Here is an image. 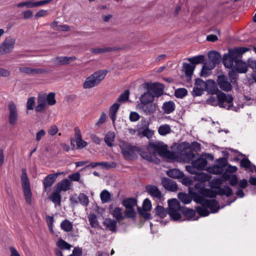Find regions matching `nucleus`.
I'll list each match as a JSON object with an SVG mask.
<instances>
[{"label": "nucleus", "instance_id": "1", "mask_svg": "<svg viewBox=\"0 0 256 256\" xmlns=\"http://www.w3.org/2000/svg\"><path fill=\"white\" fill-rule=\"evenodd\" d=\"M108 73V70H99L90 74L84 80L82 87L84 89H90L98 86L104 79Z\"/></svg>", "mask_w": 256, "mask_h": 256}, {"label": "nucleus", "instance_id": "2", "mask_svg": "<svg viewBox=\"0 0 256 256\" xmlns=\"http://www.w3.org/2000/svg\"><path fill=\"white\" fill-rule=\"evenodd\" d=\"M122 152L124 158L126 160H134L137 158V153L140 151V148L133 146L125 142L120 144Z\"/></svg>", "mask_w": 256, "mask_h": 256}, {"label": "nucleus", "instance_id": "3", "mask_svg": "<svg viewBox=\"0 0 256 256\" xmlns=\"http://www.w3.org/2000/svg\"><path fill=\"white\" fill-rule=\"evenodd\" d=\"M168 214L174 220H179L181 218L182 208L180 206V202L176 199H172L168 200Z\"/></svg>", "mask_w": 256, "mask_h": 256}, {"label": "nucleus", "instance_id": "4", "mask_svg": "<svg viewBox=\"0 0 256 256\" xmlns=\"http://www.w3.org/2000/svg\"><path fill=\"white\" fill-rule=\"evenodd\" d=\"M217 98L218 100V106L220 108L230 110L232 107L233 98L231 94H226L220 92L217 93Z\"/></svg>", "mask_w": 256, "mask_h": 256}, {"label": "nucleus", "instance_id": "5", "mask_svg": "<svg viewBox=\"0 0 256 256\" xmlns=\"http://www.w3.org/2000/svg\"><path fill=\"white\" fill-rule=\"evenodd\" d=\"M148 150H152L154 156L156 154L160 156H164L167 152V146L162 142H152L148 146Z\"/></svg>", "mask_w": 256, "mask_h": 256}, {"label": "nucleus", "instance_id": "6", "mask_svg": "<svg viewBox=\"0 0 256 256\" xmlns=\"http://www.w3.org/2000/svg\"><path fill=\"white\" fill-rule=\"evenodd\" d=\"M15 42L14 38L10 36L6 37L0 45V53L2 54L10 53L14 48Z\"/></svg>", "mask_w": 256, "mask_h": 256}, {"label": "nucleus", "instance_id": "7", "mask_svg": "<svg viewBox=\"0 0 256 256\" xmlns=\"http://www.w3.org/2000/svg\"><path fill=\"white\" fill-rule=\"evenodd\" d=\"M196 201L202 206H206L207 208H210L212 212H216L220 209L218 203L214 200H207L202 197L199 196L196 198Z\"/></svg>", "mask_w": 256, "mask_h": 256}, {"label": "nucleus", "instance_id": "8", "mask_svg": "<svg viewBox=\"0 0 256 256\" xmlns=\"http://www.w3.org/2000/svg\"><path fill=\"white\" fill-rule=\"evenodd\" d=\"M8 108L10 112L8 120L10 124H14L18 120V109L14 102L11 101L8 103Z\"/></svg>", "mask_w": 256, "mask_h": 256}, {"label": "nucleus", "instance_id": "9", "mask_svg": "<svg viewBox=\"0 0 256 256\" xmlns=\"http://www.w3.org/2000/svg\"><path fill=\"white\" fill-rule=\"evenodd\" d=\"M217 84L218 87L224 92H229L232 90V86L231 82L228 81V78L224 75H220L218 76Z\"/></svg>", "mask_w": 256, "mask_h": 256}, {"label": "nucleus", "instance_id": "10", "mask_svg": "<svg viewBox=\"0 0 256 256\" xmlns=\"http://www.w3.org/2000/svg\"><path fill=\"white\" fill-rule=\"evenodd\" d=\"M20 72L30 76H36L48 72L45 68H33L30 67L22 66L19 68Z\"/></svg>", "mask_w": 256, "mask_h": 256}, {"label": "nucleus", "instance_id": "11", "mask_svg": "<svg viewBox=\"0 0 256 256\" xmlns=\"http://www.w3.org/2000/svg\"><path fill=\"white\" fill-rule=\"evenodd\" d=\"M147 89L154 97H159L163 94L164 86L160 83L156 82L148 84Z\"/></svg>", "mask_w": 256, "mask_h": 256}, {"label": "nucleus", "instance_id": "12", "mask_svg": "<svg viewBox=\"0 0 256 256\" xmlns=\"http://www.w3.org/2000/svg\"><path fill=\"white\" fill-rule=\"evenodd\" d=\"M21 180L26 202L30 204L32 203V194L30 188V184L28 179L25 178Z\"/></svg>", "mask_w": 256, "mask_h": 256}, {"label": "nucleus", "instance_id": "13", "mask_svg": "<svg viewBox=\"0 0 256 256\" xmlns=\"http://www.w3.org/2000/svg\"><path fill=\"white\" fill-rule=\"evenodd\" d=\"M138 106L140 111L146 115H149L154 113L156 108V104L152 102L140 104Z\"/></svg>", "mask_w": 256, "mask_h": 256}, {"label": "nucleus", "instance_id": "14", "mask_svg": "<svg viewBox=\"0 0 256 256\" xmlns=\"http://www.w3.org/2000/svg\"><path fill=\"white\" fill-rule=\"evenodd\" d=\"M250 50V49L248 48L240 47L233 50H230L228 54L236 60H238V58L240 57L243 54Z\"/></svg>", "mask_w": 256, "mask_h": 256}, {"label": "nucleus", "instance_id": "15", "mask_svg": "<svg viewBox=\"0 0 256 256\" xmlns=\"http://www.w3.org/2000/svg\"><path fill=\"white\" fill-rule=\"evenodd\" d=\"M58 174H50L44 178L43 184L46 192L50 191V188L54 182Z\"/></svg>", "mask_w": 256, "mask_h": 256}, {"label": "nucleus", "instance_id": "16", "mask_svg": "<svg viewBox=\"0 0 256 256\" xmlns=\"http://www.w3.org/2000/svg\"><path fill=\"white\" fill-rule=\"evenodd\" d=\"M146 189L149 194L158 200H160L162 197L160 190L155 186L151 184L148 185L146 186Z\"/></svg>", "mask_w": 256, "mask_h": 256}, {"label": "nucleus", "instance_id": "17", "mask_svg": "<svg viewBox=\"0 0 256 256\" xmlns=\"http://www.w3.org/2000/svg\"><path fill=\"white\" fill-rule=\"evenodd\" d=\"M162 186L168 190L176 192L178 190L177 184L174 181L168 178H162Z\"/></svg>", "mask_w": 256, "mask_h": 256}, {"label": "nucleus", "instance_id": "18", "mask_svg": "<svg viewBox=\"0 0 256 256\" xmlns=\"http://www.w3.org/2000/svg\"><path fill=\"white\" fill-rule=\"evenodd\" d=\"M76 59V56H58L54 59V62L58 65H66L74 62Z\"/></svg>", "mask_w": 256, "mask_h": 256}, {"label": "nucleus", "instance_id": "19", "mask_svg": "<svg viewBox=\"0 0 256 256\" xmlns=\"http://www.w3.org/2000/svg\"><path fill=\"white\" fill-rule=\"evenodd\" d=\"M208 162L206 158L200 157L192 162V164L196 168L197 170H202L205 169Z\"/></svg>", "mask_w": 256, "mask_h": 256}, {"label": "nucleus", "instance_id": "20", "mask_svg": "<svg viewBox=\"0 0 256 256\" xmlns=\"http://www.w3.org/2000/svg\"><path fill=\"white\" fill-rule=\"evenodd\" d=\"M117 222L113 219L107 218L104 220L103 224L106 228L112 232H116Z\"/></svg>", "mask_w": 256, "mask_h": 256}, {"label": "nucleus", "instance_id": "21", "mask_svg": "<svg viewBox=\"0 0 256 256\" xmlns=\"http://www.w3.org/2000/svg\"><path fill=\"white\" fill-rule=\"evenodd\" d=\"M205 90L211 94H216L218 92L216 82L214 80H208L206 81Z\"/></svg>", "mask_w": 256, "mask_h": 256}, {"label": "nucleus", "instance_id": "22", "mask_svg": "<svg viewBox=\"0 0 256 256\" xmlns=\"http://www.w3.org/2000/svg\"><path fill=\"white\" fill-rule=\"evenodd\" d=\"M60 190H58L57 189L55 188L52 191V194L50 196L49 198L50 200L53 202L56 206L60 205V202H61V199L62 196L60 195Z\"/></svg>", "mask_w": 256, "mask_h": 256}, {"label": "nucleus", "instance_id": "23", "mask_svg": "<svg viewBox=\"0 0 256 256\" xmlns=\"http://www.w3.org/2000/svg\"><path fill=\"white\" fill-rule=\"evenodd\" d=\"M116 164L114 162H91L88 165V166H90L92 168H94L97 166H101L102 168L106 169H110L111 168H114L116 166Z\"/></svg>", "mask_w": 256, "mask_h": 256}, {"label": "nucleus", "instance_id": "24", "mask_svg": "<svg viewBox=\"0 0 256 256\" xmlns=\"http://www.w3.org/2000/svg\"><path fill=\"white\" fill-rule=\"evenodd\" d=\"M72 183L68 179L65 178L60 182H58L56 184V189L60 190V192L67 191L71 188Z\"/></svg>", "mask_w": 256, "mask_h": 256}, {"label": "nucleus", "instance_id": "25", "mask_svg": "<svg viewBox=\"0 0 256 256\" xmlns=\"http://www.w3.org/2000/svg\"><path fill=\"white\" fill-rule=\"evenodd\" d=\"M200 184L199 183H197L195 184L194 188L196 189H198V192L202 194L203 196L210 197V198H214L216 196V194L213 192L212 190L210 189L204 188H200Z\"/></svg>", "mask_w": 256, "mask_h": 256}, {"label": "nucleus", "instance_id": "26", "mask_svg": "<svg viewBox=\"0 0 256 256\" xmlns=\"http://www.w3.org/2000/svg\"><path fill=\"white\" fill-rule=\"evenodd\" d=\"M116 50V48L114 47H103L92 48L90 50V52L94 54H98L102 53H106Z\"/></svg>", "mask_w": 256, "mask_h": 256}, {"label": "nucleus", "instance_id": "27", "mask_svg": "<svg viewBox=\"0 0 256 256\" xmlns=\"http://www.w3.org/2000/svg\"><path fill=\"white\" fill-rule=\"evenodd\" d=\"M234 67L237 72L239 73H246L247 72L248 65L241 60H236Z\"/></svg>", "mask_w": 256, "mask_h": 256}, {"label": "nucleus", "instance_id": "28", "mask_svg": "<svg viewBox=\"0 0 256 256\" xmlns=\"http://www.w3.org/2000/svg\"><path fill=\"white\" fill-rule=\"evenodd\" d=\"M138 154L144 160L149 161L152 162L155 156L152 150H148V147L146 150H143L140 148V151L138 152Z\"/></svg>", "mask_w": 256, "mask_h": 256}, {"label": "nucleus", "instance_id": "29", "mask_svg": "<svg viewBox=\"0 0 256 256\" xmlns=\"http://www.w3.org/2000/svg\"><path fill=\"white\" fill-rule=\"evenodd\" d=\"M162 109L165 114H170L172 112L175 110L174 102L172 100L164 102L162 106Z\"/></svg>", "mask_w": 256, "mask_h": 256}, {"label": "nucleus", "instance_id": "30", "mask_svg": "<svg viewBox=\"0 0 256 256\" xmlns=\"http://www.w3.org/2000/svg\"><path fill=\"white\" fill-rule=\"evenodd\" d=\"M154 96L148 90L141 96L140 98V104H146L152 102Z\"/></svg>", "mask_w": 256, "mask_h": 256}, {"label": "nucleus", "instance_id": "31", "mask_svg": "<svg viewBox=\"0 0 256 256\" xmlns=\"http://www.w3.org/2000/svg\"><path fill=\"white\" fill-rule=\"evenodd\" d=\"M183 214L186 216L189 220H198V216L195 217L196 212L192 209L190 208H182V212Z\"/></svg>", "mask_w": 256, "mask_h": 256}, {"label": "nucleus", "instance_id": "32", "mask_svg": "<svg viewBox=\"0 0 256 256\" xmlns=\"http://www.w3.org/2000/svg\"><path fill=\"white\" fill-rule=\"evenodd\" d=\"M195 68V66L184 62L182 64V70L184 72L186 76L191 78Z\"/></svg>", "mask_w": 256, "mask_h": 256}, {"label": "nucleus", "instance_id": "33", "mask_svg": "<svg viewBox=\"0 0 256 256\" xmlns=\"http://www.w3.org/2000/svg\"><path fill=\"white\" fill-rule=\"evenodd\" d=\"M208 60L214 64H218L221 60L220 54L216 51H210L208 53Z\"/></svg>", "mask_w": 256, "mask_h": 256}, {"label": "nucleus", "instance_id": "34", "mask_svg": "<svg viewBox=\"0 0 256 256\" xmlns=\"http://www.w3.org/2000/svg\"><path fill=\"white\" fill-rule=\"evenodd\" d=\"M120 104L118 103H114L110 108V117L112 119L113 124L114 123L116 118V113L120 108Z\"/></svg>", "mask_w": 256, "mask_h": 256}, {"label": "nucleus", "instance_id": "35", "mask_svg": "<svg viewBox=\"0 0 256 256\" xmlns=\"http://www.w3.org/2000/svg\"><path fill=\"white\" fill-rule=\"evenodd\" d=\"M112 216L116 219V221L120 222L124 219V216L123 215L122 208L116 207L114 208L112 213Z\"/></svg>", "mask_w": 256, "mask_h": 256}, {"label": "nucleus", "instance_id": "36", "mask_svg": "<svg viewBox=\"0 0 256 256\" xmlns=\"http://www.w3.org/2000/svg\"><path fill=\"white\" fill-rule=\"evenodd\" d=\"M75 137L78 148H82L86 146L87 143L82 140L80 130L76 131V130Z\"/></svg>", "mask_w": 256, "mask_h": 256}, {"label": "nucleus", "instance_id": "37", "mask_svg": "<svg viewBox=\"0 0 256 256\" xmlns=\"http://www.w3.org/2000/svg\"><path fill=\"white\" fill-rule=\"evenodd\" d=\"M235 60L228 53L225 54L223 56L222 62L225 67L227 68H231Z\"/></svg>", "mask_w": 256, "mask_h": 256}, {"label": "nucleus", "instance_id": "38", "mask_svg": "<svg viewBox=\"0 0 256 256\" xmlns=\"http://www.w3.org/2000/svg\"><path fill=\"white\" fill-rule=\"evenodd\" d=\"M115 138V134L112 132H108L106 135L104 141L106 144L110 147H112L114 144V142Z\"/></svg>", "mask_w": 256, "mask_h": 256}, {"label": "nucleus", "instance_id": "39", "mask_svg": "<svg viewBox=\"0 0 256 256\" xmlns=\"http://www.w3.org/2000/svg\"><path fill=\"white\" fill-rule=\"evenodd\" d=\"M122 204L127 209L134 208L137 204V201L134 198H130L124 200Z\"/></svg>", "mask_w": 256, "mask_h": 256}, {"label": "nucleus", "instance_id": "40", "mask_svg": "<svg viewBox=\"0 0 256 256\" xmlns=\"http://www.w3.org/2000/svg\"><path fill=\"white\" fill-rule=\"evenodd\" d=\"M220 166H213L210 172L214 174H220L222 172V168L225 166L226 160L224 158H220L218 160Z\"/></svg>", "mask_w": 256, "mask_h": 256}, {"label": "nucleus", "instance_id": "41", "mask_svg": "<svg viewBox=\"0 0 256 256\" xmlns=\"http://www.w3.org/2000/svg\"><path fill=\"white\" fill-rule=\"evenodd\" d=\"M168 176L173 178H179L184 176V173L178 169H172L166 172Z\"/></svg>", "mask_w": 256, "mask_h": 256}, {"label": "nucleus", "instance_id": "42", "mask_svg": "<svg viewBox=\"0 0 256 256\" xmlns=\"http://www.w3.org/2000/svg\"><path fill=\"white\" fill-rule=\"evenodd\" d=\"M60 228L66 232H71L73 228L72 224L68 220H64L60 224Z\"/></svg>", "mask_w": 256, "mask_h": 256}, {"label": "nucleus", "instance_id": "43", "mask_svg": "<svg viewBox=\"0 0 256 256\" xmlns=\"http://www.w3.org/2000/svg\"><path fill=\"white\" fill-rule=\"evenodd\" d=\"M46 105V100L44 97H38V104L35 110L37 112H42L45 108Z\"/></svg>", "mask_w": 256, "mask_h": 256}, {"label": "nucleus", "instance_id": "44", "mask_svg": "<svg viewBox=\"0 0 256 256\" xmlns=\"http://www.w3.org/2000/svg\"><path fill=\"white\" fill-rule=\"evenodd\" d=\"M156 214L160 218H164L168 214V210L164 207L158 205L154 209Z\"/></svg>", "mask_w": 256, "mask_h": 256}, {"label": "nucleus", "instance_id": "45", "mask_svg": "<svg viewBox=\"0 0 256 256\" xmlns=\"http://www.w3.org/2000/svg\"><path fill=\"white\" fill-rule=\"evenodd\" d=\"M100 197L102 203L110 202L111 200V194L106 190H104L101 192Z\"/></svg>", "mask_w": 256, "mask_h": 256}, {"label": "nucleus", "instance_id": "46", "mask_svg": "<svg viewBox=\"0 0 256 256\" xmlns=\"http://www.w3.org/2000/svg\"><path fill=\"white\" fill-rule=\"evenodd\" d=\"M158 132L161 136H165L171 132V128L169 125L167 124L160 126L158 129Z\"/></svg>", "mask_w": 256, "mask_h": 256}, {"label": "nucleus", "instance_id": "47", "mask_svg": "<svg viewBox=\"0 0 256 256\" xmlns=\"http://www.w3.org/2000/svg\"><path fill=\"white\" fill-rule=\"evenodd\" d=\"M78 202L84 206H86L89 204L88 197L84 193H80L78 197Z\"/></svg>", "mask_w": 256, "mask_h": 256}, {"label": "nucleus", "instance_id": "48", "mask_svg": "<svg viewBox=\"0 0 256 256\" xmlns=\"http://www.w3.org/2000/svg\"><path fill=\"white\" fill-rule=\"evenodd\" d=\"M192 64L194 65L202 62L204 60V56L203 55H199L192 58H188Z\"/></svg>", "mask_w": 256, "mask_h": 256}, {"label": "nucleus", "instance_id": "49", "mask_svg": "<svg viewBox=\"0 0 256 256\" xmlns=\"http://www.w3.org/2000/svg\"><path fill=\"white\" fill-rule=\"evenodd\" d=\"M196 212L202 216H206L210 214V212L206 206H198L196 207Z\"/></svg>", "mask_w": 256, "mask_h": 256}, {"label": "nucleus", "instance_id": "50", "mask_svg": "<svg viewBox=\"0 0 256 256\" xmlns=\"http://www.w3.org/2000/svg\"><path fill=\"white\" fill-rule=\"evenodd\" d=\"M88 221L92 227L96 228L98 226V222L96 216L94 214H90L88 216Z\"/></svg>", "mask_w": 256, "mask_h": 256}, {"label": "nucleus", "instance_id": "51", "mask_svg": "<svg viewBox=\"0 0 256 256\" xmlns=\"http://www.w3.org/2000/svg\"><path fill=\"white\" fill-rule=\"evenodd\" d=\"M178 198L179 200L184 204H189L192 201L190 197L188 194L184 193H180L178 194Z\"/></svg>", "mask_w": 256, "mask_h": 256}, {"label": "nucleus", "instance_id": "52", "mask_svg": "<svg viewBox=\"0 0 256 256\" xmlns=\"http://www.w3.org/2000/svg\"><path fill=\"white\" fill-rule=\"evenodd\" d=\"M58 246L62 250H70L72 246L62 239H60L57 242Z\"/></svg>", "mask_w": 256, "mask_h": 256}, {"label": "nucleus", "instance_id": "53", "mask_svg": "<svg viewBox=\"0 0 256 256\" xmlns=\"http://www.w3.org/2000/svg\"><path fill=\"white\" fill-rule=\"evenodd\" d=\"M188 94L187 90L184 88H178L174 92L175 96L178 98H182Z\"/></svg>", "mask_w": 256, "mask_h": 256}, {"label": "nucleus", "instance_id": "54", "mask_svg": "<svg viewBox=\"0 0 256 256\" xmlns=\"http://www.w3.org/2000/svg\"><path fill=\"white\" fill-rule=\"evenodd\" d=\"M206 102L208 104L212 106H216L218 105V100L217 98V96H214L213 94L210 95L206 100Z\"/></svg>", "mask_w": 256, "mask_h": 256}, {"label": "nucleus", "instance_id": "55", "mask_svg": "<svg viewBox=\"0 0 256 256\" xmlns=\"http://www.w3.org/2000/svg\"><path fill=\"white\" fill-rule=\"evenodd\" d=\"M46 221L48 226L51 233L54 234V231L53 230V223L54 222V217L50 216H47L46 217Z\"/></svg>", "mask_w": 256, "mask_h": 256}, {"label": "nucleus", "instance_id": "56", "mask_svg": "<svg viewBox=\"0 0 256 256\" xmlns=\"http://www.w3.org/2000/svg\"><path fill=\"white\" fill-rule=\"evenodd\" d=\"M54 98L55 94L54 92H50L48 94L46 100L48 102V104L49 105L53 106L56 103V100Z\"/></svg>", "mask_w": 256, "mask_h": 256}, {"label": "nucleus", "instance_id": "57", "mask_svg": "<svg viewBox=\"0 0 256 256\" xmlns=\"http://www.w3.org/2000/svg\"><path fill=\"white\" fill-rule=\"evenodd\" d=\"M130 92L128 90H126L118 98L117 100L119 102H124L127 100L128 98Z\"/></svg>", "mask_w": 256, "mask_h": 256}, {"label": "nucleus", "instance_id": "58", "mask_svg": "<svg viewBox=\"0 0 256 256\" xmlns=\"http://www.w3.org/2000/svg\"><path fill=\"white\" fill-rule=\"evenodd\" d=\"M139 134H141L142 136L146 137L148 139H150L152 136L154 132L148 128H146L142 131Z\"/></svg>", "mask_w": 256, "mask_h": 256}, {"label": "nucleus", "instance_id": "59", "mask_svg": "<svg viewBox=\"0 0 256 256\" xmlns=\"http://www.w3.org/2000/svg\"><path fill=\"white\" fill-rule=\"evenodd\" d=\"M34 2L32 1H26L20 2L17 4L16 6L18 8L26 7V8H34Z\"/></svg>", "mask_w": 256, "mask_h": 256}, {"label": "nucleus", "instance_id": "60", "mask_svg": "<svg viewBox=\"0 0 256 256\" xmlns=\"http://www.w3.org/2000/svg\"><path fill=\"white\" fill-rule=\"evenodd\" d=\"M35 98L34 97L30 98L26 102V108L28 110H34V106L35 105Z\"/></svg>", "mask_w": 256, "mask_h": 256}, {"label": "nucleus", "instance_id": "61", "mask_svg": "<svg viewBox=\"0 0 256 256\" xmlns=\"http://www.w3.org/2000/svg\"><path fill=\"white\" fill-rule=\"evenodd\" d=\"M136 212L134 208L128 209L124 212V218H135Z\"/></svg>", "mask_w": 256, "mask_h": 256}, {"label": "nucleus", "instance_id": "62", "mask_svg": "<svg viewBox=\"0 0 256 256\" xmlns=\"http://www.w3.org/2000/svg\"><path fill=\"white\" fill-rule=\"evenodd\" d=\"M238 76L236 72L232 70H230L228 72V77L230 80V82L234 84L236 82V78Z\"/></svg>", "mask_w": 256, "mask_h": 256}, {"label": "nucleus", "instance_id": "63", "mask_svg": "<svg viewBox=\"0 0 256 256\" xmlns=\"http://www.w3.org/2000/svg\"><path fill=\"white\" fill-rule=\"evenodd\" d=\"M212 70H209L206 66H202L200 76L202 77H208L211 74Z\"/></svg>", "mask_w": 256, "mask_h": 256}, {"label": "nucleus", "instance_id": "64", "mask_svg": "<svg viewBox=\"0 0 256 256\" xmlns=\"http://www.w3.org/2000/svg\"><path fill=\"white\" fill-rule=\"evenodd\" d=\"M204 91V90H202V88H200L199 87L194 86L192 92V94L194 97L202 95Z\"/></svg>", "mask_w": 256, "mask_h": 256}]
</instances>
